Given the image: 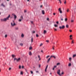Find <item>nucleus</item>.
I'll return each mask as SVG.
<instances>
[{
  "label": "nucleus",
  "mask_w": 76,
  "mask_h": 76,
  "mask_svg": "<svg viewBox=\"0 0 76 76\" xmlns=\"http://www.w3.org/2000/svg\"><path fill=\"white\" fill-rule=\"evenodd\" d=\"M10 17V15H9V16L7 17L6 18H4V19H1V21H6L7 20H9Z\"/></svg>",
  "instance_id": "nucleus-1"
},
{
  "label": "nucleus",
  "mask_w": 76,
  "mask_h": 76,
  "mask_svg": "<svg viewBox=\"0 0 76 76\" xmlns=\"http://www.w3.org/2000/svg\"><path fill=\"white\" fill-rule=\"evenodd\" d=\"M15 60H16V61H17V62H18V61H19L20 60V58H19L18 59L15 58L14 59V61H15Z\"/></svg>",
  "instance_id": "nucleus-2"
},
{
  "label": "nucleus",
  "mask_w": 76,
  "mask_h": 76,
  "mask_svg": "<svg viewBox=\"0 0 76 76\" xmlns=\"http://www.w3.org/2000/svg\"><path fill=\"white\" fill-rule=\"evenodd\" d=\"M59 29H64V28H65V26L63 25L62 26H60L59 27Z\"/></svg>",
  "instance_id": "nucleus-3"
},
{
  "label": "nucleus",
  "mask_w": 76,
  "mask_h": 76,
  "mask_svg": "<svg viewBox=\"0 0 76 76\" xmlns=\"http://www.w3.org/2000/svg\"><path fill=\"white\" fill-rule=\"evenodd\" d=\"M57 73L58 75H59L60 76H61V74H60V70L59 69L57 72Z\"/></svg>",
  "instance_id": "nucleus-4"
},
{
  "label": "nucleus",
  "mask_w": 76,
  "mask_h": 76,
  "mask_svg": "<svg viewBox=\"0 0 76 76\" xmlns=\"http://www.w3.org/2000/svg\"><path fill=\"white\" fill-rule=\"evenodd\" d=\"M20 19H19L18 20V21L19 22H21L22 21V20H23V16H21L20 17Z\"/></svg>",
  "instance_id": "nucleus-5"
},
{
  "label": "nucleus",
  "mask_w": 76,
  "mask_h": 76,
  "mask_svg": "<svg viewBox=\"0 0 76 76\" xmlns=\"http://www.w3.org/2000/svg\"><path fill=\"white\" fill-rule=\"evenodd\" d=\"M11 25L12 26H14L15 25H16V24L14 22L13 23H13H11Z\"/></svg>",
  "instance_id": "nucleus-6"
},
{
  "label": "nucleus",
  "mask_w": 76,
  "mask_h": 76,
  "mask_svg": "<svg viewBox=\"0 0 76 76\" xmlns=\"http://www.w3.org/2000/svg\"><path fill=\"white\" fill-rule=\"evenodd\" d=\"M73 17H74V16H73L72 17V18L71 19V23H73V22H74L75 21V20H73V19H72L73 18Z\"/></svg>",
  "instance_id": "nucleus-7"
},
{
  "label": "nucleus",
  "mask_w": 76,
  "mask_h": 76,
  "mask_svg": "<svg viewBox=\"0 0 76 76\" xmlns=\"http://www.w3.org/2000/svg\"><path fill=\"white\" fill-rule=\"evenodd\" d=\"M28 53L29 56H32V53L31 52H29Z\"/></svg>",
  "instance_id": "nucleus-8"
},
{
  "label": "nucleus",
  "mask_w": 76,
  "mask_h": 76,
  "mask_svg": "<svg viewBox=\"0 0 76 76\" xmlns=\"http://www.w3.org/2000/svg\"><path fill=\"white\" fill-rule=\"evenodd\" d=\"M42 14L43 15H44V14H45V12H44V10H42Z\"/></svg>",
  "instance_id": "nucleus-9"
},
{
  "label": "nucleus",
  "mask_w": 76,
  "mask_h": 76,
  "mask_svg": "<svg viewBox=\"0 0 76 76\" xmlns=\"http://www.w3.org/2000/svg\"><path fill=\"white\" fill-rule=\"evenodd\" d=\"M74 10H76V5H75V7H74Z\"/></svg>",
  "instance_id": "nucleus-10"
},
{
  "label": "nucleus",
  "mask_w": 76,
  "mask_h": 76,
  "mask_svg": "<svg viewBox=\"0 0 76 76\" xmlns=\"http://www.w3.org/2000/svg\"><path fill=\"white\" fill-rule=\"evenodd\" d=\"M50 59H51V58H49L48 59V61H47V63H49V61H50Z\"/></svg>",
  "instance_id": "nucleus-11"
},
{
  "label": "nucleus",
  "mask_w": 76,
  "mask_h": 76,
  "mask_svg": "<svg viewBox=\"0 0 76 76\" xmlns=\"http://www.w3.org/2000/svg\"><path fill=\"white\" fill-rule=\"evenodd\" d=\"M52 57H54V58H56V56H51L50 57V58H52Z\"/></svg>",
  "instance_id": "nucleus-12"
},
{
  "label": "nucleus",
  "mask_w": 76,
  "mask_h": 76,
  "mask_svg": "<svg viewBox=\"0 0 76 76\" xmlns=\"http://www.w3.org/2000/svg\"><path fill=\"white\" fill-rule=\"evenodd\" d=\"M69 61L71 62V61H72V58H69Z\"/></svg>",
  "instance_id": "nucleus-13"
},
{
  "label": "nucleus",
  "mask_w": 76,
  "mask_h": 76,
  "mask_svg": "<svg viewBox=\"0 0 76 76\" xmlns=\"http://www.w3.org/2000/svg\"><path fill=\"white\" fill-rule=\"evenodd\" d=\"M14 19H16V18H17V16H16V15H15L14 16Z\"/></svg>",
  "instance_id": "nucleus-14"
},
{
  "label": "nucleus",
  "mask_w": 76,
  "mask_h": 76,
  "mask_svg": "<svg viewBox=\"0 0 76 76\" xmlns=\"http://www.w3.org/2000/svg\"><path fill=\"white\" fill-rule=\"evenodd\" d=\"M76 56V54H74L73 55L72 57H73V58H74V57H75Z\"/></svg>",
  "instance_id": "nucleus-15"
},
{
  "label": "nucleus",
  "mask_w": 76,
  "mask_h": 76,
  "mask_svg": "<svg viewBox=\"0 0 76 76\" xmlns=\"http://www.w3.org/2000/svg\"><path fill=\"white\" fill-rule=\"evenodd\" d=\"M44 34H46V33H47V31H46V30H44Z\"/></svg>",
  "instance_id": "nucleus-16"
},
{
  "label": "nucleus",
  "mask_w": 76,
  "mask_h": 76,
  "mask_svg": "<svg viewBox=\"0 0 76 76\" xmlns=\"http://www.w3.org/2000/svg\"><path fill=\"white\" fill-rule=\"evenodd\" d=\"M1 6H3V7H5V5H4L3 4V3H2L1 4Z\"/></svg>",
  "instance_id": "nucleus-17"
},
{
  "label": "nucleus",
  "mask_w": 76,
  "mask_h": 76,
  "mask_svg": "<svg viewBox=\"0 0 76 76\" xmlns=\"http://www.w3.org/2000/svg\"><path fill=\"white\" fill-rule=\"evenodd\" d=\"M66 28H69V25L67 24L66 25Z\"/></svg>",
  "instance_id": "nucleus-18"
},
{
  "label": "nucleus",
  "mask_w": 76,
  "mask_h": 76,
  "mask_svg": "<svg viewBox=\"0 0 76 76\" xmlns=\"http://www.w3.org/2000/svg\"><path fill=\"white\" fill-rule=\"evenodd\" d=\"M54 26L55 27H58V26L56 24H54Z\"/></svg>",
  "instance_id": "nucleus-19"
},
{
  "label": "nucleus",
  "mask_w": 76,
  "mask_h": 76,
  "mask_svg": "<svg viewBox=\"0 0 76 76\" xmlns=\"http://www.w3.org/2000/svg\"><path fill=\"white\" fill-rule=\"evenodd\" d=\"M21 37H22V38H23V37H24V35L23 34H22L21 36Z\"/></svg>",
  "instance_id": "nucleus-20"
},
{
  "label": "nucleus",
  "mask_w": 76,
  "mask_h": 76,
  "mask_svg": "<svg viewBox=\"0 0 76 76\" xmlns=\"http://www.w3.org/2000/svg\"><path fill=\"white\" fill-rule=\"evenodd\" d=\"M72 66V64H71V63H69V64L68 65V66Z\"/></svg>",
  "instance_id": "nucleus-21"
},
{
  "label": "nucleus",
  "mask_w": 76,
  "mask_h": 76,
  "mask_svg": "<svg viewBox=\"0 0 76 76\" xmlns=\"http://www.w3.org/2000/svg\"><path fill=\"white\" fill-rule=\"evenodd\" d=\"M31 42L32 43L33 42V37H32L31 38Z\"/></svg>",
  "instance_id": "nucleus-22"
},
{
  "label": "nucleus",
  "mask_w": 76,
  "mask_h": 76,
  "mask_svg": "<svg viewBox=\"0 0 76 76\" xmlns=\"http://www.w3.org/2000/svg\"><path fill=\"white\" fill-rule=\"evenodd\" d=\"M74 43H75L74 42V40H72V41L71 44H74Z\"/></svg>",
  "instance_id": "nucleus-23"
},
{
  "label": "nucleus",
  "mask_w": 76,
  "mask_h": 76,
  "mask_svg": "<svg viewBox=\"0 0 76 76\" xmlns=\"http://www.w3.org/2000/svg\"><path fill=\"white\" fill-rule=\"evenodd\" d=\"M15 29L16 30H18V29H19V28H18V27H15Z\"/></svg>",
  "instance_id": "nucleus-24"
},
{
  "label": "nucleus",
  "mask_w": 76,
  "mask_h": 76,
  "mask_svg": "<svg viewBox=\"0 0 76 76\" xmlns=\"http://www.w3.org/2000/svg\"><path fill=\"white\" fill-rule=\"evenodd\" d=\"M20 46H23V43H20Z\"/></svg>",
  "instance_id": "nucleus-25"
},
{
  "label": "nucleus",
  "mask_w": 76,
  "mask_h": 76,
  "mask_svg": "<svg viewBox=\"0 0 76 76\" xmlns=\"http://www.w3.org/2000/svg\"><path fill=\"white\" fill-rule=\"evenodd\" d=\"M12 57H13V58H14V57H15V55H12Z\"/></svg>",
  "instance_id": "nucleus-26"
},
{
  "label": "nucleus",
  "mask_w": 76,
  "mask_h": 76,
  "mask_svg": "<svg viewBox=\"0 0 76 76\" xmlns=\"http://www.w3.org/2000/svg\"><path fill=\"white\" fill-rule=\"evenodd\" d=\"M4 37L5 38H7V34L5 35L4 36Z\"/></svg>",
  "instance_id": "nucleus-27"
},
{
  "label": "nucleus",
  "mask_w": 76,
  "mask_h": 76,
  "mask_svg": "<svg viewBox=\"0 0 76 76\" xmlns=\"http://www.w3.org/2000/svg\"><path fill=\"white\" fill-rule=\"evenodd\" d=\"M58 10L59 12H60V11H61V8H59Z\"/></svg>",
  "instance_id": "nucleus-28"
},
{
  "label": "nucleus",
  "mask_w": 76,
  "mask_h": 76,
  "mask_svg": "<svg viewBox=\"0 0 76 76\" xmlns=\"http://www.w3.org/2000/svg\"><path fill=\"white\" fill-rule=\"evenodd\" d=\"M65 22L67 21V18H66L65 19Z\"/></svg>",
  "instance_id": "nucleus-29"
},
{
  "label": "nucleus",
  "mask_w": 76,
  "mask_h": 76,
  "mask_svg": "<svg viewBox=\"0 0 76 76\" xmlns=\"http://www.w3.org/2000/svg\"><path fill=\"white\" fill-rule=\"evenodd\" d=\"M32 48V47H29V50H31Z\"/></svg>",
  "instance_id": "nucleus-30"
},
{
  "label": "nucleus",
  "mask_w": 76,
  "mask_h": 76,
  "mask_svg": "<svg viewBox=\"0 0 76 76\" xmlns=\"http://www.w3.org/2000/svg\"><path fill=\"white\" fill-rule=\"evenodd\" d=\"M36 36L37 37H39V35H38V34H36Z\"/></svg>",
  "instance_id": "nucleus-31"
},
{
  "label": "nucleus",
  "mask_w": 76,
  "mask_h": 76,
  "mask_svg": "<svg viewBox=\"0 0 76 76\" xmlns=\"http://www.w3.org/2000/svg\"><path fill=\"white\" fill-rule=\"evenodd\" d=\"M60 63H58L57 64V65L58 66V65H60Z\"/></svg>",
  "instance_id": "nucleus-32"
},
{
  "label": "nucleus",
  "mask_w": 76,
  "mask_h": 76,
  "mask_svg": "<svg viewBox=\"0 0 76 76\" xmlns=\"http://www.w3.org/2000/svg\"><path fill=\"white\" fill-rule=\"evenodd\" d=\"M59 1V3L61 4V0H58Z\"/></svg>",
  "instance_id": "nucleus-33"
},
{
  "label": "nucleus",
  "mask_w": 76,
  "mask_h": 76,
  "mask_svg": "<svg viewBox=\"0 0 76 76\" xmlns=\"http://www.w3.org/2000/svg\"><path fill=\"white\" fill-rule=\"evenodd\" d=\"M23 72L22 71L21 72L20 75H23Z\"/></svg>",
  "instance_id": "nucleus-34"
},
{
  "label": "nucleus",
  "mask_w": 76,
  "mask_h": 76,
  "mask_svg": "<svg viewBox=\"0 0 76 76\" xmlns=\"http://www.w3.org/2000/svg\"><path fill=\"white\" fill-rule=\"evenodd\" d=\"M21 67H22L20 65L19 67V69H21Z\"/></svg>",
  "instance_id": "nucleus-35"
},
{
  "label": "nucleus",
  "mask_w": 76,
  "mask_h": 76,
  "mask_svg": "<svg viewBox=\"0 0 76 76\" xmlns=\"http://www.w3.org/2000/svg\"><path fill=\"white\" fill-rule=\"evenodd\" d=\"M31 74H33V71H31Z\"/></svg>",
  "instance_id": "nucleus-36"
},
{
  "label": "nucleus",
  "mask_w": 76,
  "mask_h": 76,
  "mask_svg": "<svg viewBox=\"0 0 76 76\" xmlns=\"http://www.w3.org/2000/svg\"><path fill=\"white\" fill-rule=\"evenodd\" d=\"M42 45H43L42 43V44H40V47H41V46H42Z\"/></svg>",
  "instance_id": "nucleus-37"
},
{
  "label": "nucleus",
  "mask_w": 76,
  "mask_h": 76,
  "mask_svg": "<svg viewBox=\"0 0 76 76\" xmlns=\"http://www.w3.org/2000/svg\"><path fill=\"white\" fill-rule=\"evenodd\" d=\"M64 75V72H62V73H61V75Z\"/></svg>",
  "instance_id": "nucleus-38"
},
{
  "label": "nucleus",
  "mask_w": 76,
  "mask_h": 76,
  "mask_svg": "<svg viewBox=\"0 0 76 76\" xmlns=\"http://www.w3.org/2000/svg\"><path fill=\"white\" fill-rule=\"evenodd\" d=\"M48 65H47L46 66L45 69H47V68H48Z\"/></svg>",
  "instance_id": "nucleus-39"
},
{
  "label": "nucleus",
  "mask_w": 76,
  "mask_h": 76,
  "mask_svg": "<svg viewBox=\"0 0 76 76\" xmlns=\"http://www.w3.org/2000/svg\"><path fill=\"white\" fill-rule=\"evenodd\" d=\"M59 12H60V13H62V11L61 10Z\"/></svg>",
  "instance_id": "nucleus-40"
},
{
  "label": "nucleus",
  "mask_w": 76,
  "mask_h": 76,
  "mask_svg": "<svg viewBox=\"0 0 76 76\" xmlns=\"http://www.w3.org/2000/svg\"><path fill=\"white\" fill-rule=\"evenodd\" d=\"M66 1L65 0V1L64 2V4H66Z\"/></svg>",
  "instance_id": "nucleus-41"
},
{
  "label": "nucleus",
  "mask_w": 76,
  "mask_h": 76,
  "mask_svg": "<svg viewBox=\"0 0 76 76\" xmlns=\"http://www.w3.org/2000/svg\"><path fill=\"white\" fill-rule=\"evenodd\" d=\"M69 32H72V30H69Z\"/></svg>",
  "instance_id": "nucleus-42"
},
{
  "label": "nucleus",
  "mask_w": 76,
  "mask_h": 76,
  "mask_svg": "<svg viewBox=\"0 0 76 76\" xmlns=\"http://www.w3.org/2000/svg\"><path fill=\"white\" fill-rule=\"evenodd\" d=\"M50 57V56H47V57H46V58H48V57Z\"/></svg>",
  "instance_id": "nucleus-43"
},
{
  "label": "nucleus",
  "mask_w": 76,
  "mask_h": 76,
  "mask_svg": "<svg viewBox=\"0 0 76 76\" xmlns=\"http://www.w3.org/2000/svg\"><path fill=\"white\" fill-rule=\"evenodd\" d=\"M47 69H46V68L45 69V72H47Z\"/></svg>",
  "instance_id": "nucleus-44"
},
{
  "label": "nucleus",
  "mask_w": 76,
  "mask_h": 76,
  "mask_svg": "<svg viewBox=\"0 0 76 76\" xmlns=\"http://www.w3.org/2000/svg\"><path fill=\"white\" fill-rule=\"evenodd\" d=\"M31 23H32V24H33V23H34L33 22V21H31Z\"/></svg>",
  "instance_id": "nucleus-45"
},
{
  "label": "nucleus",
  "mask_w": 76,
  "mask_h": 76,
  "mask_svg": "<svg viewBox=\"0 0 76 76\" xmlns=\"http://www.w3.org/2000/svg\"><path fill=\"white\" fill-rule=\"evenodd\" d=\"M72 35H70L69 36L70 38H71L72 37Z\"/></svg>",
  "instance_id": "nucleus-46"
},
{
  "label": "nucleus",
  "mask_w": 76,
  "mask_h": 76,
  "mask_svg": "<svg viewBox=\"0 0 76 76\" xmlns=\"http://www.w3.org/2000/svg\"><path fill=\"white\" fill-rule=\"evenodd\" d=\"M12 69V68H9V70H11Z\"/></svg>",
  "instance_id": "nucleus-47"
},
{
  "label": "nucleus",
  "mask_w": 76,
  "mask_h": 76,
  "mask_svg": "<svg viewBox=\"0 0 76 76\" xmlns=\"http://www.w3.org/2000/svg\"><path fill=\"white\" fill-rule=\"evenodd\" d=\"M46 42H49V40H46Z\"/></svg>",
  "instance_id": "nucleus-48"
},
{
  "label": "nucleus",
  "mask_w": 76,
  "mask_h": 76,
  "mask_svg": "<svg viewBox=\"0 0 76 76\" xmlns=\"http://www.w3.org/2000/svg\"><path fill=\"white\" fill-rule=\"evenodd\" d=\"M56 67H57V66H54V68H56Z\"/></svg>",
  "instance_id": "nucleus-49"
},
{
  "label": "nucleus",
  "mask_w": 76,
  "mask_h": 76,
  "mask_svg": "<svg viewBox=\"0 0 76 76\" xmlns=\"http://www.w3.org/2000/svg\"><path fill=\"white\" fill-rule=\"evenodd\" d=\"M32 32L33 33H34H34H35V31H33V32L32 31Z\"/></svg>",
  "instance_id": "nucleus-50"
},
{
  "label": "nucleus",
  "mask_w": 76,
  "mask_h": 76,
  "mask_svg": "<svg viewBox=\"0 0 76 76\" xmlns=\"http://www.w3.org/2000/svg\"><path fill=\"white\" fill-rule=\"evenodd\" d=\"M54 46L52 48L53 50H54Z\"/></svg>",
  "instance_id": "nucleus-51"
},
{
  "label": "nucleus",
  "mask_w": 76,
  "mask_h": 76,
  "mask_svg": "<svg viewBox=\"0 0 76 76\" xmlns=\"http://www.w3.org/2000/svg\"><path fill=\"white\" fill-rule=\"evenodd\" d=\"M22 69H23V68H24V66H22Z\"/></svg>",
  "instance_id": "nucleus-52"
},
{
  "label": "nucleus",
  "mask_w": 76,
  "mask_h": 76,
  "mask_svg": "<svg viewBox=\"0 0 76 76\" xmlns=\"http://www.w3.org/2000/svg\"><path fill=\"white\" fill-rule=\"evenodd\" d=\"M38 58H40V56H39V55H38Z\"/></svg>",
  "instance_id": "nucleus-53"
},
{
  "label": "nucleus",
  "mask_w": 76,
  "mask_h": 76,
  "mask_svg": "<svg viewBox=\"0 0 76 76\" xmlns=\"http://www.w3.org/2000/svg\"><path fill=\"white\" fill-rule=\"evenodd\" d=\"M12 15H13V16H14L15 15V14H12Z\"/></svg>",
  "instance_id": "nucleus-54"
},
{
  "label": "nucleus",
  "mask_w": 76,
  "mask_h": 76,
  "mask_svg": "<svg viewBox=\"0 0 76 76\" xmlns=\"http://www.w3.org/2000/svg\"><path fill=\"white\" fill-rule=\"evenodd\" d=\"M47 20H49V18H47Z\"/></svg>",
  "instance_id": "nucleus-55"
},
{
  "label": "nucleus",
  "mask_w": 76,
  "mask_h": 76,
  "mask_svg": "<svg viewBox=\"0 0 76 76\" xmlns=\"http://www.w3.org/2000/svg\"><path fill=\"white\" fill-rule=\"evenodd\" d=\"M54 29L55 31H57V29H56V28H54Z\"/></svg>",
  "instance_id": "nucleus-56"
},
{
  "label": "nucleus",
  "mask_w": 76,
  "mask_h": 76,
  "mask_svg": "<svg viewBox=\"0 0 76 76\" xmlns=\"http://www.w3.org/2000/svg\"><path fill=\"white\" fill-rule=\"evenodd\" d=\"M56 23H57V24H58V21H57L56 22Z\"/></svg>",
  "instance_id": "nucleus-57"
},
{
  "label": "nucleus",
  "mask_w": 76,
  "mask_h": 76,
  "mask_svg": "<svg viewBox=\"0 0 76 76\" xmlns=\"http://www.w3.org/2000/svg\"><path fill=\"white\" fill-rule=\"evenodd\" d=\"M42 5H41L40 6V7H41V8H42Z\"/></svg>",
  "instance_id": "nucleus-58"
},
{
  "label": "nucleus",
  "mask_w": 76,
  "mask_h": 76,
  "mask_svg": "<svg viewBox=\"0 0 76 76\" xmlns=\"http://www.w3.org/2000/svg\"><path fill=\"white\" fill-rule=\"evenodd\" d=\"M41 51L42 53H44V52H43V50H42Z\"/></svg>",
  "instance_id": "nucleus-59"
},
{
  "label": "nucleus",
  "mask_w": 76,
  "mask_h": 76,
  "mask_svg": "<svg viewBox=\"0 0 76 76\" xmlns=\"http://www.w3.org/2000/svg\"><path fill=\"white\" fill-rule=\"evenodd\" d=\"M26 10H24V12L26 13Z\"/></svg>",
  "instance_id": "nucleus-60"
},
{
  "label": "nucleus",
  "mask_w": 76,
  "mask_h": 76,
  "mask_svg": "<svg viewBox=\"0 0 76 76\" xmlns=\"http://www.w3.org/2000/svg\"><path fill=\"white\" fill-rule=\"evenodd\" d=\"M53 15H56V13H53Z\"/></svg>",
  "instance_id": "nucleus-61"
},
{
  "label": "nucleus",
  "mask_w": 76,
  "mask_h": 76,
  "mask_svg": "<svg viewBox=\"0 0 76 76\" xmlns=\"http://www.w3.org/2000/svg\"><path fill=\"white\" fill-rule=\"evenodd\" d=\"M53 70H54V67L53 68Z\"/></svg>",
  "instance_id": "nucleus-62"
},
{
  "label": "nucleus",
  "mask_w": 76,
  "mask_h": 76,
  "mask_svg": "<svg viewBox=\"0 0 76 76\" xmlns=\"http://www.w3.org/2000/svg\"><path fill=\"white\" fill-rule=\"evenodd\" d=\"M61 20H62V21H63V18L61 19Z\"/></svg>",
  "instance_id": "nucleus-63"
},
{
  "label": "nucleus",
  "mask_w": 76,
  "mask_h": 76,
  "mask_svg": "<svg viewBox=\"0 0 76 76\" xmlns=\"http://www.w3.org/2000/svg\"><path fill=\"white\" fill-rule=\"evenodd\" d=\"M70 39H73V38H71H71H70Z\"/></svg>",
  "instance_id": "nucleus-64"
}]
</instances>
